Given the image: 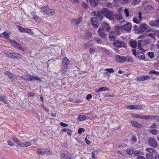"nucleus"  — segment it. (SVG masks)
<instances>
[{
	"mask_svg": "<svg viewBox=\"0 0 159 159\" xmlns=\"http://www.w3.org/2000/svg\"><path fill=\"white\" fill-rule=\"evenodd\" d=\"M11 139L16 143L17 147H27L31 144V143L29 142L22 143L21 141L19 140L16 137H12Z\"/></svg>",
	"mask_w": 159,
	"mask_h": 159,
	"instance_id": "obj_1",
	"label": "nucleus"
},
{
	"mask_svg": "<svg viewBox=\"0 0 159 159\" xmlns=\"http://www.w3.org/2000/svg\"><path fill=\"white\" fill-rule=\"evenodd\" d=\"M40 9L43 13L49 16H51L55 14L54 10L53 9H50L48 6L43 7Z\"/></svg>",
	"mask_w": 159,
	"mask_h": 159,
	"instance_id": "obj_2",
	"label": "nucleus"
},
{
	"mask_svg": "<svg viewBox=\"0 0 159 159\" xmlns=\"http://www.w3.org/2000/svg\"><path fill=\"white\" fill-rule=\"evenodd\" d=\"M115 30H131V25L129 22H126V24L121 26H115Z\"/></svg>",
	"mask_w": 159,
	"mask_h": 159,
	"instance_id": "obj_3",
	"label": "nucleus"
},
{
	"mask_svg": "<svg viewBox=\"0 0 159 159\" xmlns=\"http://www.w3.org/2000/svg\"><path fill=\"white\" fill-rule=\"evenodd\" d=\"M5 54L9 58L19 59L22 57V55L21 54L16 52H6Z\"/></svg>",
	"mask_w": 159,
	"mask_h": 159,
	"instance_id": "obj_4",
	"label": "nucleus"
},
{
	"mask_svg": "<svg viewBox=\"0 0 159 159\" xmlns=\"http://www.w3.org/2000/svg\"><path fill=\"white\" fill-rule=\"evenodd\" d=\"M104 16L110 20L114 19L113 13L106 8H104Z\"/></svg>",
	"mask_w": 159,
	"mask_h": 159,
	"instance_id": "obj_5",
	"label": "nucleus"
},
{
	"mask_svg": "<svg viewBox=\"0 0 159 159\" xmlns=\"http://www.w3.org/2000/svg\"><path fill=\"white\" fill-rule=\"evenodd\" d=\"M113 44L114 46L116 48H125L126 47V44L124 42L118 40L114 41L113 42Z\"/></svg>",
	"mask_w": 159,
	"mask_h": 159,
	"instance_id": "obj_6",
	"label": "nucleus"
},
{
	"mask_svg": "<svg viewBox=\"0 0 159 159\" xmlns=\"http://www.w3.org/2000/svg\"><path fill=\"white\" fill-rule=\"evenodd\" d=\"M10 42L13 47L16 49H18L22 51H24V49L15 40H10Z\"/></svg>",
	"mask_w": 159,
	"mask_h": 159,
	"instance_id": "obj_7",
	"label": "nucleus"
},
{
	"mask_svg": "<svg viewBox=\"0 0 159 159\" xmlns=\"http://www.w3.org/2000/svg\"><path fill=\"white\" fill-rule=\"evenodd\" d=\"M104 8L99 9L97 11L96 16L97 19L101 20L103 18Z\"/></svg>",
	"mask_w": 159,
	"mask_h": 159,
	"instance_id": "obj_8",
	"label": "nucleus"
},
{
	"mask_svg": "<svg viewBox=\"0 0 159 159\" xmlns=\"http://www.w3.org/2000/svg\"><path fill=\"white\" fill-rule=\"evenodd\" d=\"M116 61L118 63H123L126 62L125 57L117 55L116 56L115 59Z\"/></svg>",
	"mask_w": 159,
	"mask_h": 159,
	"instance_id": "obj_9",
	"label": "nucleus"
},
{
	"mask_svg": "<svg viewBox=\"0 0 159 159\" xmlns=\"http://www.w3.org/2000/svg\"><path fill=\"white\" fill-rule=\"evenodd\" d=\"M132 116L134 118H139L140 119L145 120L150 119L152 118H154V116H142L136 114H132Z\"/></svg>",
	"mask_w": 159,
	"mask_h": 159,
	"instance_id": "obj_10",
	"label": "nucleus"
},
{
	"mask_svg": "<svg viewBox=\"0 0 159 159\" xmlns=\"http://www.w3.org/2000/svg\"><path fill=\"white\" fill-rule=\"evenodd\" d=\"M29 16L31 19L34 20L36 22L39 23L42 21V20L37 16L34 12H31Z\"/></svg>",
	"mask_w": 159,
	"mask_h": 159,
	"instance_id": "obj_11",
	"label": "nucleus"
},
{
	"mask_svg": "<svg viewBox=\"0 0 159 159\" xmlns=\"http://www.w3.org/2000/svg\"><path fill=\"white\" fill-rule=\"evenodd\" d=\"M148 143L152 147L156 148L158 146V144L156 140L153 138H150L148 140Z\"/></svg>",
	"mask_w": 159,
	"mask_h": 159,
	"instance_id": "obj_12",
	"label": "nucleus"
},
{
	"mask_svg": "<svg viewBox=\"0 0 159 159\" xmlns=\"http://www.w3.org/2000/svg\"><path fill=\"white\" fill-rule=\"evenodd\" d=\"M91 22L92 26L95 29L97 28L99 25L98 23V20L94 17H92L90 19Z\"/></svg>",
	"mask_w": 159,
	"mask_h": 159,
	"instance_id": "obj_13",
	"label": "nucleus"
},
{
	"mask_svg": "<svg viewBox=\"0 0 159 159\" xmlns=\"http://www.w3.org/2000/svg\"><path fill=\"white\" fill-rule=\"evenodd\" d=\"M100 29L102 30H110L111 28L108 23L105 22H102L101 24V27L99 28L98 30H100Z\"/></svg>",
	"mask_w": 159,
	"mask_h": 159,
	"instance_id": "obj_14",
	"label": "nucleus"
},
{
	"mask_svg": "<svg viewBox=\"0 0 159 159\" xmlns=\"http://www.w3.org/2000/svg\"><path fill=\"white\" fill-rule=\"evenodd\" d=\"M4 73L9 77L10 79L12 81L15 80L17 78L16 76L8 71H6Z\"/></svg>",
	"mask_w": 159,
	"mask_h": 159,
	"instance_id": "obj_15",
	"label": "nucleus"
},
{
	"mask_svg": "<svg viewBox=\"0 0 159 159\" xmlns=\"http://www.w3.org/2000/svg\"><path fill=\"white\" fill-rule=\"evenodd\" d=\"M82 17H80L78 18L73 19L71 20V23L72 24H74L76 25H78L82 21Z\"/></svg>",
	"mask_w": 159,
	"mask_h": 159,
	"instance_id": "obj_16",
	"label": "nucleus"
},
{
	"mask_svg": "<svg viewBox=\"0 0 159 159\" xmlns=\"http://www.w3.org/2000/svg\"><path fill=\"white\" fill-rule=\"evenodd\" d=\"M147 44L146 41H143L142 40H140L138 43V48L140 50H143V47Z\"/></svg>",
	"mask_w": 159,
	"mask_h": 159,
	"instance_id": "obj_17",
	"label": "nucleus"
},
{
	"mask_svg": "<svg viewBox=\"0 0 159 159\" xmlns=\"http://www.w3.org/2000/svg\"><path fill=\"white\" fill-rule=\"evenodd\" d=\"M70 61L66 57L63 58L62 61V65L63 67H67V66L69 64Z\"/></svg>",
	"mask_w": 159,
	"mask_h": 159,
	"instance_id": "obj_18",
	"label": "nucleus"
},
{
	"mask_svg": "<svg viewBox=\"0 0 159 159\" xmlns=\"http://www.w3.org/2000/svg\"><path fill=\"white\" fill-rule=\"evenodd\" d=\"M116 34L113 31H111L109 34V37L111 40H114L116 38Z\"/></svg>",
	"mask_w": 159,
	"mask_h": 159,
	"instance_id": "obj_19",
	"label": "nucleus"
},
{
	"mask_svg": "<svg viewBox=\"0 0 159 159\" xmlns=\"http://www.w3.org/2000/svg\"><path fill=\"white\" fill-rule=\"evenodd\" d=\"M150 77L148 75H142L137 77V79L139 81H144L150 79Z\"/></svg>",
	"mask_w": 159,
	"mask_h": 159,
	"instance_id": "obj_20",
	"label": "nucleus"
},
{
	"mask_svg": "<svg viewBox=\"0 0 159 159\" xmlns=\"http://www.w3.org/2000/svg\"><path fill=\"white\" fill-rule=\"evenodd\" d=\"M149 24L152 26L159 27V20L150 21Z\"/></svg>",
	"mask_w": 159,
	"mask_h": 159,
	"instance_id": "obj_21",
	"label": "nucleus"
},
{
	"mask_svg": "<svg viewBox=\"0 0 159 159\" xmlns=\"http://www.w3.org/2000/svg\"><path fill=\"white\" fill-rule=\"evenodd\" d=\"M140 106L139 105H129L127 106V108L131 110L140 109Z\"/></svg>",
	"mask_w": 159,
	"mask_h": 159,
	"instance_id": "obj_22",
	"label": "nucleus"
},
{
	"mask_svg": "<svg viewBox=\"0 0 159 159\" xmlns=\"http://www.w3.org/2000/svg\"><path fill=\"white\" fill-rule=\"evenodd\" d=\"M10 34V33H7L6 32H5L1 34H0V37L8 39L9 38Z\"/></svg>",
	"mask_w": 159,
	"mask_h": 159,
	"instance_id": "obj_23",
	"label": "nucleus"
},
{
	"mask_svg": "<svg viewBox=\"0 0 159 159\" xmlns=\"http://www.w3.org/2000/svg\"><path fill=\"white\" fill-rule=\"evenodd\" d=\"M131 124L137 128L141 127V124L138 123L137 121H130Z\"/></svg>",
	"mask_w": 159,
	"mask_h": 159,
	"instance_id": "obj_24",
	"label": "nucleus"
},
{
	"mask_svg": "<svg viewBox=\"0 0 159 159\" xmlns=\"http://www.w3.org/2000/svg\"><path fill=\"white\" fill-rule=\"evenodd\" d=\"M148 26L145 23H142L140 24L139 29L140 30H146L148 29Z\"/></svg>",
	"mask_w": 159,
	"mask_h": 159,
	"instance_id": "obj_25",
	"label": "nucleus"
},
{
	"mask_svg": "<svg viewBox=\"0 0 159 159\" xmlns=\"http://www.w3.org/2000/svg\"><path fill=\"white\" fill-rule=\"evenodd\" d=\"M91 40H90L87 42L86 43H84L83 45L84 47L86 49H87L89 48L90 46H92L93 44L91 43Z\"/></svg>",
	"mask_w": 159,
	"mask_h": 159,
	"instance_id": "obj_26",
	"label": "nucleus"
},
{
	"mask_svg": "<svg viewBox=\"0 0 159 159\" xmlns=\"http://www.w3.org/2000/svg\"><path fill=\"white\" fill-rule=\"evenodd\" d=\"M30 78H29V81H31L32 80H38L41 81V80L40 78L38 77L32 75L30 76Z\"/></svg>",
	"mask_w": 159,
	"mask_h": 159,
	"instance_id": "obj_27",
	"label": "nucleus"
},
{
	"mask_svg": "<svg viewBox=\"0 0 159 159\" xmlns=\"http://www.w3.org/2000/svg\"><path fill=\"white\" fill-rule=\"evenodd\" d=\"M105 90L109 91V89L105 87H102L98 89V90H96L95 92L96 93L102 92V91Z\"/></svg>",
	"mask_w": 159,
	"mask_h": 159,
	"instance_id": "obj_28",
	"label": "nucleus"
},
{
	"mask_svg": "<svg viewBox=\"0 0 159 159\" xmlns=\"http://www.w3.org/2000/svg\"><path fill=\"white\" fill-rule=\"evenodd\" d=\"M129 44H130V46L134 48H135L137 45V42L135 40H130L129 42Z\"/></svg>",
	"mask_w": 159,
	"mask_h": 159,
	"instance_id": "obj_29",
	"label": "nucleus"
},
{
	"mask_svg": "<svg viewBox=\"0 0 159 159\" xmlns=\"http://www.w3.org/2000/svg\"><path fill=\"white\" fill-rule=\"evenodd\" d=\"M61 157L62 159H72L70 156L65 153H62Z\"/></svg>",
	"mask_w": 159,
	"mask_h": 159,
	"instance_id": "obj_30",
	"label": "nucleus"
},
{
	"mask_svg": "<svg viewBox=\"0 0 159 159\" xmlns=\"http://www.w3.org/2000/svg\"><path fill=\"white\" fill-rule=\"evenodd\" d=\"M98 33L99 35V36L102 38H106V34L103 32L104 30H98Z\"/></svg>",
	"mask_w": 159,
	"mask_h": 159,
	"instance_id": "obj_31",
	"label": "nucleus"
},
{
	"mask_svg": "<svg viewBox=\"0 0 159 159\" xmlns=\"http://www.w3.org/2000/svg\"><path fill=\"white\" fill-rule=\"evenodd\" d=\"M151 31V30H147V32H146V35L149 36L152 38H155V32L154 33H149V31Z\"/></svg>",
	"mask_w": 159,
	"mask_h": 159,
	"instance_id": "obj_32",
	"label": "nucleus"
},
{
	"mask_svg": "<svg viewBox=\"0 0 159 159\" xmlns=\"http://www.w3.org/2000/svg\"><path fill=\"white\" fill-rule=\"evenodd\" d=\"M86 119V116L84 115L79 116L77 119L78 121H82L85 120Z\"/></svg>",
	"mask_w": 159,
	"mask_h": 159,
	"instance_id": "obj_33",
	"label": "nucleus"
},
{
	"mask_svg": "<svg viewBox=\"0 0 159 159\" xmlns=\"http://www.w3.org/2000/svg\"><path fill=\"white\" fill-rule=\"evenodd\" d=\"M126 61H127L129 63H132L133 62V59L132 57L128 55L126 57Z\"/></svg>",
	"mask_w": 159,
	"mask_h": 159,
	"instance_id": "obj_34",
	"label": "nucleus"
},
{
	"mask_svg": "<svg viewBox=\"0 0 159 159\" xmlns=\"http://www.w3.org/2000/svg\"><path fill=\"white\" fill-rule=\"evenodd\" d=\"M0 101H3L5 104L8 103L7 101L6 100L5 97L4 96H0Z\"/></svg>",
	"mask_w": 159,
	"mask_h": 159,
	"instance_id": "obj_35",
	"label": "nucleus"
},
{
	"mask_svg": "<svg viewBox=\"0 0 159 159\" xmlns=\"http://www.w3.org/2000/svg\"><path fill=\"white\" fill-rule=\"evenodd\" d=\"M115 17L118 20H121L123 19L121 15L120 14H117L114 15Z\"/></svg>",
	"mask_w": 159,
	"mask_h": 159,
	"instance_id": "obj_36",
	"label": "nucleus"
},
{
	"mask_svg": "<svg viewBox=\"0 0 159 159\" xmlns=\"http://www.w3.org/2000/svg\"><path fill=\"white\" fill-rule=\"evenodd\" d=\"M98 49L101 51H103V52H105L106 53L108 54H110V52L107 49L104 48L102 47H99Z\"/></svg>",
	"mask_w": 159,
	"mask_h": 159,
	"instance_id": "obj_37",
	"label": "nucleus"
},
{
	"mask_svg": "<svg viewBox=\"0 0 159 159\" xmlns=\"http://www.w3.org/2000/svg\"><path fill=\"white\" fill-rule=\"evenodd\" d=\"M90 3L91 5L92 6H96L97 3H98V0H89Z\"/></svg>",
	"mask_w": 159,
	"mask_h": 159,
	"instance_id": "obj_38",
	"label": "nucleus"
},
{
	"mask_svg": "<svg viewBox=\"0 0 159 159\" xmlns=\"http://www.w3.org/2000/svg\"><path fill=\"white\" fill-rule=\"evenodd\" d=\"M147 151L150 153L155 152H156V150L152 148H148L146 149Z\"/></svg>",
	"mask_w": 159,
	"mask_h": 159,
	"instance_id": "obj_39",
	"label": "nucleus"
},
{
	"mask_svg": "<svg viewBox=\"0 0 159 159\" xmlns=\"http://www.w3.org/2000/svg\"><path fill=\"white\" fill-rule=\"evenodd\" d=\"M146 157L147 159H153V154L150 153H147Z\"/></svg>",
	"mask_w": 159,
	"mask_h": 159,
	"instance_id": "obj_40",
	"label": "nucleus"
},
{
	"mask_svg": "<svg viewBox=\"0 0 159 159\" xmlns=\"http://www.w3.org/2000/svg\"><path fill=\"white\" fill-rule=\"evenodd\" d=\"M85 38L87 39H89L91 38L92 35L91 33L89 31H87L85 34Z\"/></svg>",
	"mask_w": 159,
	"mask_h": 159,
	"instance_id": "obj_41",
	"label": "nucleus"
},
{
	"mask_svg": "<svg viewBox=\"0 0 159 159\" xmlns=\"http://www.w3.org/2000/svg\"><path fill=\"white\" fill-rule=\"evenodd\" d=\"M137 55V56L139 57V58L143 60L145 58L144 55L143 53H141L140 54L138 53Z\"/></svg>",
	"mask_w": 159,
	"mask_h": 159,
	"instance_id": "obj_42",
	"label": "nucleus"
},
{
	"mask_svg": "<svg viewBox=\"0 0 159 159\" xmlns=\"http://www.w3.org/2000/svg\"><path fill=\"white\" fill-rule=\"evenodd\" d=\"M150 133L151 134H153L154 135H156L158 134V131L155 129H151L150 131Z\"/></svg>",
	"mask_w": 159,
	"mask_h": 159,
	"instance_id": "obj_43",
	"label": "nucleus"
},
{
	"mask_svg": "<svg viewBox=\"0 0 159 159\" xmlns=\"http://www.w3.org/2000/svg\"><path fill=\"white\" fill-rule=\"evenodd\" d=\"M94 40L97 43L101 44L102 43L101 39L98 37L95 38L94 39Z\"/></svg>",
	"mask_w": 159,
	"mask_h": 159,
	"instance_id": "obj_44",
	"label": "nucleus"
},
{
	"mask_svg": "<svg viewBox=\"0 0 159 159\" xmlns=\"http://www.w3.org/2000/svg\"><path fill=\"white\" fill-rule=\"evenodd\" d=\"M149 73L150 74H154L158 75H159V72L158 71H157L154 70H152L149 72Z\"/></svg>",
	"mask_w": 159,
	"mask_h": 159,
	"instance_id": "obj_45",
	"label": "nucleus"
},
{
	"mask_svg": "<svg viewBox=\"0 0 159 159\" xmlns=\"http://www.w3.org/2000/svg\"><path fill=\"white\" fill-rule=\"evenodd\" d=\"M67 67H63V68H61V71L62 74L65 73L67 71Z\"/></svg>",
	"mask_w": 159,
	"mask_h": 159,
	"instance_id": "obj_46",
	"label": "nucleus"
},
{
	"mask_svg": "<svg viewBox=\"0 0 159 159\" xmlns=\"http://www.w3.org/2000/svg\"><path fill=\"white\" fill-rule=\"evenodd\" d=\"M21 32H23L24 30H20ZM24 32L26 33L29 34L31 35L34 34V33L32 31V30H24Z\"/></svg>",
	"mask_w": 159,
	"mask_h": 159,
	"instance_id": "obj_47",
	"label": "nucleus"
},
{
	"mask_svg": "<svg viewBox=\"0 0 159 159\" xmlns=\"http://www.w3.org/2000/svg\"><path fill=\"white\" fill-rule=\"evenodd\" d=\"M104 70L106 71H107L109 73H113L114 72V70L113 68L110 69H106Z\"/></svg>",
	"mask_w": 159,
	"mask_h": 159,
	"instance_id": "obj_48",
	"label": "nucleus"
},
{
	"mask_svg": "<svg viewBox=\"0 0 159 159\" xmlns=\"http://www.w3.org/2000/svg\"><path fill=\"white\" fill-rule=\"evenodd\" d=\"M140 0H133L132 2V4L134 5L138 4L140 2Z\"/></svg>",
	"mask_w": 159,
	"mask_h": 159,
	"instance_id": "obj_49",
	"label": "nucleus"
},
{
	"mask_svg": "<svg viewBox=\"0 0 159 159\" xmlns=\"http://www.w3.org/2000/svg\"><path fill=\"white\" fill-rule=\"evenodd\" d=\"M148 55L151 58H153L154 57V53L152 52H148Z\"/></svg>",
	"mask_w": 159,
	"mask_h": 159,
	"instance_id": "obj_50",
	"label": "nucleus"
},
{
	"mask_svg": "<svg viewBox=\"0 0 159 159\" xmlns=\"http://www.w3.org/2000/svg\"><path fill=\"white\" fill-rule=\"evenodd\" d=\"M97 152L95 151H94L92 152V157L93 159L95 158V156L97 154Z\"/></svg>",
	"mask_w": 159,
	"mask_h": 159,
	"instance_id": "obj_51",
	"label": "nucleus"
},
{
	"mask_svg": "<svg viewBox=\"0 0 159 159\" xmlns=\"http://www.w3.org/2000/svg\"><path fill=\"white\" fill-rule=\"evenodd\" d=\"M7 143L8 145L11 146H13L14 145V143L11 140H8Z\"/></svg>",
	"mask_w": 159,
	"mask_h": 159,
	"instance_id": "obj_52",
	"label": "nucleus"
},
{
	"mask_svg": "<svg viewBox=\"0 0 159 159\" xmlns=\"http://www.w3.org/2000/svg\"><path fill=\"white\" fill-rule=\"evenodd\" d=\"M124 12L126 15V16L128 17L129 16V11L127 9H125L124 10Z\"/></svg>",
	"mask_w": 159,
	"mask_h": 159,
	"instance_id": "obj_53",
	"label": "nucleus"
},
{
	"mask_svg": "<svg viewBox=\"0 0 159 159\" xmlns=\"http://www.w3.org/2000/svg\"><path fill=\"white\" fill-rule=\"evenodd\" d=\"M84 131V129L83 128H80L79 129L78 133V134H81Z\"/></svg>",
	"mask_w": 159,
	"mask_h": 159,
	"instance_id": "obj_54",
	"label": "nucleus"
},
{
	"mask_svg": "<svg viewBox=\"0 0 159 159\" xmlns=\"http://www.w3.org/2000/svg\"><path fill=\"white\" fill-rule=\"evenodd\" d=\"M133 20L134 23H136L137 24H138V23H139L140 21L139 20H137V18H136V17L134 18L133 19Z\"/></svg>",
	"mask_w": 159,
	"mask_h": 159,
	"instance_id": "obj_55",
	"label": "nucleus"
},
{
	"mask_svg": "<svg viewBox=\"0 0 159 159\" xmlns=\"http://www.w3.org/2000/svg\"><path fill=\"white\" fill-rule=\"evenodd\" d=\"M127 153L129 155H132L133 153V150L130 149H128L127 150Z\"/></svg>",
	"mask_w": 159,
	"mask_h": 159,
	"instance_id": "obj_56",
	"label": "nucleus"
},
{
	"mask_svg": "<svg viewBox=\"0 0 159 159\" xmlns=\"http://www.w3.org/2000/svg\"><path fill=\"white\" fill-rule=\"evenodd\" d=\"M38 151L39 153L42 155L44 154V149H39Z\"/></svg>",
	"mask_w": 159,
	"mask_h": 159,
	"instance_id": "obj_57",
	"label": "nucleus"
},
{
	"mask_svg": "<svg viewBox=\"0 0 159 159\" xmlns=\"http://www.w3.org/2000/svg\"><path fill=\"white\" fill-rule=\"evenodd\" d=\"M120 1L123 4H125L127 3L129 1V0H120Z\"/></svg>",
	"mask_w": 159,
	"mask_h": 159,
	"instance_id": "obj_58",
	"label": "nucleus"
},
{
	"mask_svg": "<svg viewBox=\"0 0 159 159\" xmlns=\"http://www.w3.org/2000/svg\"><path fill=\"white\" fill-rule=\"evenodd\" d=\"M82 5L83 8L84 9H87L88 7L87 4L84 2H83L82 3Z\"/></svg>",
	"mask_w": 159,
	"mask_h": 159,
	"instance_id": "obj_59",
	"label": "nucleus"
},
{
	"mask_svg": "<svg viewBox=\"0 0 159 159\" xmlns=\"http://www.w3.org/2000/svg\"><path fill=\"white\" fill-rule=\"evenodd\" d=\"M92 97V95L90 94H89L87 95L86 97V99L87 100H89Z\"/></svg>",
	"mask_w": 159,
	"mask_h": 159,
	"instance_id": "obj_60",
	"label": "nucleus"
},
{
	"mask_svg": "<svg viewBox=\"0 0 159 159\" xmlns=\"http://www.w3.org/2000/svg\"><path fill=\"white\" fill-rule=\"evenodd\" d=\"M95 48H90L89 50V52L91 54H93L94 52Z\"/></svg>",
	"mask_w": 159,
	"mask_h": 159,
	"instance_id": "obj_61",
	"label": "nucleus"
},
{
	"mask_svg": "<svg viewBox=\"0 0 159 159\" xmlns=\"http://www.w3.org/2000/svg\"><path fill=\"white\" fill-rule=\"evenodd\" d=\"M146 35V33L145 34H141L140 35H139L138 38V39H140L141 38H143V37H145Z\"/></svg>",
	"mask_w": 159,
	"mask_h": 159,
	"instance_id": "obj_62",
	"label": "nucleus"
},
{
	"mask_svg": "<svg viewBox=\"0 0 159 159\" xmlns=\"http://www.w3.org/2000/svg\"><path fill=\"white\" fill-rule=\"evenodd\" d=\"M60 125L61 126H63V127H66L68 125L67 124H65L62 122H61L60 123Z\"/></svg>",
	"mask_w": 159,
	"mask_h": 159,
	"instance_id": "obj_63",
	"label": "nucleus"
},
{
	"mask_svg": "<svg viewBox=\"0 0 159 159\" xmlns=\"http://www.w3.org/2000/svg\"><path fill=\"white\" fill-rule=\"evenodd\" d=\"M67 132L68 135L70 136L71 135L72 131L70 129H67Z\"/></svg>",
	"mask_w": 159,
	"mask_h": 159,
	"instance_id": "obj_64",
	"label": "nucleus"
}]
</instances>
